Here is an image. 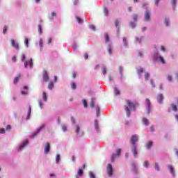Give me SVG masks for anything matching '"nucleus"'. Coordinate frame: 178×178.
Here are the masks:
<instances>
[{"instance_id":"nucleus-1","label":"nucleus","mask_w":178,"mask_h":178,"mask_svg":"<svg viewBox=\"0 0 178 178\" xmlns=\"http://www.w3.org/2000/svg\"><path fill=\"white\" fill-rule=\"evenodd\" d=\"M138 141V136L133 135L131 138V143L132 144L131 152L133 153L135 158H137V145L136 143Z\"/></svg>"},{"instance_id":"nucleus-2","label":"nucleus","mask_w":178,"mask_h":178,"mask_svg":"<svg viewBox=\"0 0 178 178\" xmlns=\"http://www.w3.org/2000/svg\"><path fill=\"white\" fill-rule=\"evenodd\" d=\"M126 102L128 106H124V109H125L127 118H130L131 111L133 109H136V104H134L130 100H126Z\"/></svg>"},{"instance_id":"nucleus-3","label":"nucleus","mask_w":178,"mask_h":178,"mask_svg":"<svg viewBox=\"0 0 178 178\" xmlns=\"http://www.w3.org/2000/svg\"><path fill=\"white\" fill-rule=\"evenodd\" d=\"M106 172L109 177H112V175H113V168H112L111 164L107 165Z\"/></svg>"},{"instance_id":"nucleus-4","label":"nucleus","mask_w":178,"mask_h":178,"mask_svg":"<svg viewBox=\"0 0 178 178\" xmlns=\"http://www.w3.org/2000/svg\"><path fill=\"white\" fill-rule=\"evenodd\" d=\"M145 22H149L151 20V13L149 10H146L145 13Z\"/></svg>"},{"instance_id":"nucleus-5","label":"nucleus","mask_w":178,"mask_h":178,"mask_svg":"<svg viewBox=\"0 0 178 178\" xmlns=\"http://www.w3.org/2000/svg\"><path fill=\"white\" fill-rule=\"evenodd\" d=\"M146 105L147 109V115H149V113L151 112V101L149 99H146Z\"/></svg>"},{"instance_id":"nucleus-6","label":"nucleus","mask_w":178,"mask_h":178,"mask_svg":"<svg viewBox=\"0 0 178 178\" xmlns=\"http://www.w3.org/2000/svg\"><path fill=\"white\" fill-rule=\"evenodd\" d=\"M116 152H117V154H113L111 156L112 162H113V161H115V158H116V156H120V152H122V149H118Z\"/></svg>"},{"instance_id":"nucleus-7","label":"nucleus","mask_w":178,"mask_h":178,"mask_svg":"<svg viewBox=\"0 0 178 178\" xmlns=\"http://www.w3.org/2000/svg\"><path fill=\"white\" fill-rule=\"evenodd\" d=\"M51 149V143L47 142L44 146V154H49V151Z\"/></svg>"},{"instance_id":"nucleus-8","label":"nucleus","mask_w":178,"mask_h":178,"mask_svg":"<svg viewBox=\"0 0 178 178\" xmlns=\"http://www.w3.org/2000/svg\"><path fill=\"white\" fill-rule=\"evenodd\" d=\"M43 80L46 82L49 81V77L48 76V72L47 70L43 71Z\"/></svg>"},{"instance_id":"nucleus-9","label":"nucleus","mask_w":178,"mask_h":178,"mask_svg":"<svg viewBox=\"0 0 178 178\" xmlns=\"http://www.w3.org/2000/svg\"><path fill=\"white\" fill-rule=\"evenodd\" d=\"M11 45L13 48H15V49H19V43L16 42L13 39L11 40Z\"/></svg>"},{"instance_id":"nucleus-10","label":"nucleus","mask_w":178,"mask_h":178,"mask_svg":"<svg viewBox=\"0 0 178 178\" xmlns=\"http://www.w3.org/2000/svg\"><path fill=\"white\" fill-rule=\"evenodd\" d=\"M157 101L159 104H162V101H163V95L162 94H159L157 96Z\"/></svg>"},{"instance_id":"nucleus-11","label":"nucleus","mask_w":178,"mask_h":178,"mask_svg":"<svg viewBox=\"0 0 178 178\" xmlns=\"http://www.w3.org/2000/svg\"><path fill=\"white\" fill-rule=\"evenodd\" d=\"M132 171L134 172V173H135V175L138 174V170H137V167L136 166V164L132 165Z\"/></svg>"},{"instance_id":"nucleus-12","label":"nucleus","mask_w":178,"mask_h":178,"mask_svg":"<svg viewBox=\"0 0 178 178\" xmlns=\"http://www.w3.org/2000/svg\"><path fill=\"white\" fill-rule=\"evenodd\" d=\"M22 77V74H18L17 76L14 78V84H17L19 82V80L20 79V78Z\"/></svg>"},{"instance_id":"nucleus-13","label":"nucleus","mask_w":178,"mask_h":178,"mask_svg":"<svg viewBox=\"0 0 178 178\" xmlns=\"http://www.w3.org/2000/svg\"><path fill=\"white\" fill-rule=\"evenodd\" d=\"M27 144H29V140H26L24 141L19 147V149H23V148H24L26 147V145H27Z\"/></svg>"},{"instance_id":"nucleus-14","label":"nucleus","mask_w":178,"mask_h":178,"mask_svg":"<svg viewBox=\"0 0 178 178\" xmlns=\"http://www.w3.org/2000/svg\"><path fill=\"white\" fill-rule=\"evenodd\" d=\"M44 127H45V124H42L40 127L38 129V132L36 134H34L32 137H34L37 135L38 133H40L41 131V130H42V129H44Z\"/></svg>"},{"instance_id":"nucleus-15","label":"nucleus","mask_w":178,"mask_h":178,"mask_svg":"<svg viewBox=\"0 0 178 178\" xmlns=\"http://www.w3.org/2000/svg\"><path fill=\"white\" fill-rule=\"evenodd\" d=\"M95 99L94 97H92L91 99V102L90 104V108H94L95 106Z\"/></svg>"},{"instance_id":"nucleus-16","label":"nucleus","mask_w":178,"mask_h":178,"mask_svg":"<svg viewBox=\"0 0 178 178\" xmlns=\"http://www.w3.org/2000/svg\"><path fill=\"white\" fill-rule=\"evenodd\" d=\"M152 145H153L152 141H149V142L147 143V144L146 145V148H147V149H149V148H151V147H152Z\"/></svg>"},{"instance_id":"nucleus-17","label":"nucleus","mask_w":178,"mask_h":178,"mask_svg":"<svg viewBox=\"0 0 178 178\" xmlns=\"http://www.w3.org/2000/svg\"><path fill=\"white\" fill-rule=\"evenodd\" d=\"M104 13L105 16H109V10H108V8H106V7L104 8Z\"/></svg>"},{"instance_id":"nucleus-18","label":"nucleus","mask_w":178,"mask_h":178,"mask_svg":"<svg viewBox=\"0 0 178 178\" xmlns=\"http://www.w3.org/2000/svg\"><path fill=\"white\" fill-rule=\"evenodd\" d=\"M143 122L145 126H148V124H149V121L147 118H143Z\"/></svg>"},{"instance_id":"nucleus-19","label":"nucleus","mask_w":178,"mask_h":178,"mask_svg":"<svg viewBox=\"0 0 178 178\" xmlns=\"http://www.w3.org/2000/svg\"><path fill=\"white\" fill-rule=\"evenodd\" d=\"M114 93H115V95H120V90H119L118 88H115L114 89Z\"/></svg>"},{"instance_id":"nucleus-20","label":"nucleus","mask_w":178,"mask_h":178,"mask_svg":"<svg viewBox=\"0 0 178 178\" xmlns=\"http://www.w3.org/2000/svg\"><path fill=\"white\" fill-rule=\"evenodd\" d=\"M104 37H105L106 42H109V41H110L109 35L108 33H105Z\"/></svg>"},{"instance_id":"nucleus-21","label":"nucleus","mask_w":178,"mask_h":178,"mask_svg":"<svg viewBox=\"0 0 178 178\" xmlns=\"http://www.w3.org/2000/svg\"><path fill=\"white\" fill-rule=\"evenodd\" d=\"M159 59L161 62V63H163V65H165V63H166V61H165V58H163V57L160 56L159 57Z\"/></svg>"},{"instance_id":"nucleus-22","label":"nucleus","mask_w":178,"mask_h":178,"mask_svg":"<svg viewBox=\"0 0 178 178\" xmlns=\"http://www.w3.org/2000/svg\"><path fill=\"white\" fill-rule=\"evenodd\" d=\"M171 106L174 112H177V106H176L175 104H171Z\"/></svg>"},{"instance_id":"nucleus-23","label":"nucleus","mask_w":178,"mask_h":178,"mask_svg":"<svg viewBox=\"0 0 178 178\" xmlns=\"http://www.w3.org/2000/svg\"><path fill=\"white\" fill-rule=\"evenodd\" d=\"M54 82H50L48 85L49 90H52V88H54Z\"/></svg>"},{"instance_id":"nucleus-24","label":"nucleus","mask_w":178,"mask_h":178,"mask_svg":"<svg viewBox=\"0 0 178 178\" xmlns=\"http://www.w3.org/2000/svg\"><path fill=\"white\" fill-rule=\"evenodd\" d=\"M60 161V155L57 154L56 157V163H59Z\"/></svg>"},{"instance_id":"nucleus-25","label":"nucleus","mask_w":178,"mask_h":178,"mask_svg":"<svg viewBox=\"0 0 178 178\" xmlns=\"http://www.w3.org/2000/svg\"><path fill=\"white\" fill-rule=\"evenodd\" d=\"M31 115V106H29V111H28V118H27V119H30Z\"/></svg>"},{"instance_id":"nucleus-26","label":"nucleus","mask_w":178,"mask_h":178,"mask_svg":"<svg viewBox=\"0 0 178 178\" xmlns=\"http://www.w3.org/2000/svg\"><path fill=\"white\" fill-rule=\"evenodd\" d=\"M145 78L146 81L149 80V74L148 72H145Z\"/></svg>"},{"instance_id":"nucleus-27","label":"nucleus","mask_w":178,"mask_h":178,"mask_svg":"<svg viewBox=\"0 0 178 178\" xmlns=\"http://www.w3.org/2000/svg\"><path fill=\"white\" fill-rule=\"evenodd\" d=\"M42 98H43L44 101H47V99H48V97H47V93H45V92H44L42 94Z\"/></svg>"},{"instance_id":"nucleus-28","label":"nucleus","mask_w":178,"mask_h":178,"mask_svg":"<svg viewBox=\"0 0 178 178\" xmlns=\"http://www.w3.org/2000/svg\"><path fill=\"white\" fill-rule=\"evenodd\" d=\"M108 52L109 55H112V47L111 46V44L108 45Z\"/></svg>"},{"instance_id":"nucleus-29","label":"nucleus","mask_w":178,"mask_h":178,"mask_svg":"<svg viewBox=\"0 0 178 178\" xmlns=\"http://www.w3.org/2000/svg\"><path fill=\"white\" fill-rule=\"evenodd\" d=\"M138 19V15L135 14L133 15V20H134V22H137Z\"/></svg>"},{"instance_id":"nucleus-30","label":"nucleus","mask_w":178,"mask_h":178,"mask_svg":"<svg viewBox=\"0 0 178 178\" xmlns=\"http://www.w3.org/2000/svg\"><path fill=\"white\" fill-rule=\"evenodd\" d=\"M24 44H25V46L26 47V48H29V39L28 38H25Z\"/></svg>"},{"instance_id":"nucleus-31","label":"nucleus","mask_w":178,"mask_h":178,"mask_svg":"<svg viewBox=\"0 0 178 178\" xmlns=\"http://www.w3.org/2000/svg\"><path fill=\"white\" fill-rule=\"evenodd\" d=\"M137 72H138V74H141V73H144V69L140 68L138 70Z\"/></svg>"},{"instance_id":"nucleus-32","label":"nucleus","mask_w":178,"mask_h":178,"mask_svg":"<svg viewBox=\"0 0 178 178\" xmlns=\"http://www.w3.org/2000/svg\"><path fill=\"white\" fill-rule=\"evenodd\" d=\"M168 168H169V170H170V172L174 175L175 174V172L173 171V167L172 165H168Z\"/></svg>"},{"instance_id":"nucleus-33","label":"nucleus","mask_w":178,"mask_h":178,"mask_svg":"<svg viewBox=\"0 0 178 178\" xmlns=\"http://www.w3.org/2000/svg\"><path fill=\"white\" fill-rule=\"evenodd\" d=\"M99 111H100L99 107V106L96 107V115H97V116H99Z\"/></svg>"},{"instance_id":"nucleus-34","label":"nucleus","mask_w":178,"mask_h":178,"mask_svg":"<svg viewBox=\"0 0 178 178\" xmlns=\"http://www.w3.org/2000/svg\"><path fill=\"white\" fill-rule=\"evenodd\" d=\"M83 173L84 172H83V170H81V169L79 170V171H78L79 176H83Z\"/></svg>"},{"instance_id":"nucleus-35","label":"nucleus","mask_w":178,"mask_h":178,"mask_svg":"<svg viewBox=\"0 0 178 178\" xmlns=\"http://www.w3.org/2000/svg\"><path fill=\"white\" fill-rule=\"evenodd\" d=\"M89 176H90V178H96L95 175H94V173H92V172H89Z\"/></svg>"},{"instance_id":"nucleus-36","label":"nucleus","mask_w":178,"mask_h":178,"mask_svg":"<svg viewBox=\"0 0 178 178\" xmlns=\"http://www.w3.org/2000/svg\"><path fill=\"white\" fill-rule=\"evenodd\" d=\"M95 127L96 130H98V120H95Z\"/></svg>"},{"instance_id":"nucleus-37","label":"nucleus","mask_w":178,"mask_h":178,"mask_svg":"<svg viewBox=\"0 0 178 178\" xmlns=\"http://www.w3.org/2000/svg\"><path fill=\"white\" fill-rule=\"evenodd\" d=\"M145 168H148V166H149V163H148V161H145L143 163Z\"/></svg>"},{"instance_id":"nucleus-38","label":"nucleus","mask_w":178,"mask_h":178,"mask_svg":"<svg viewBox=\"0 0 178 178\" xmlns=\"http://www.w3.org/2000/svg\"><path fill=\"white\" fill-rule=\"evenodd\" d=\"M71 87H72V90H76V83H72Z\"/></svg>"},{"instance_id":"nucleus-39","label":"nucleus","mask_w":178,"mask_h":178,"mask_svg":"<svg viewBox=\"0 0 178 178\" xmlns=\"http://www.w3.org/2000/svg\"><path fill=\"white\" fill-rule=\"evenodd\" d=\"M43 44H44V42L42 41V39H40L39 42V45L40 48H42Z\"/></svg>"},{"instance_id":"nucleus-40","label":"nucleus","mask_w":178,"mask_h":178,"mask_svg":"<svg viewBox=\"0 0 178 178\" xmlns=\"http://www.w3.org/2000/svg\"><path fill=\"white\" fill-rule=\"evenodd\" d=\"M167 79H168V81H172V80H173V78L170 75H168Z\"/></svg>"},{"instance_id":"nucleus-41","label":"nucleus","mask_w":178,"mask_h":178,"mask_svg":"<svg viewBox=\"0 0 178 178\" xmlns=\"http://www.w3.org/2000/svg\"><path fill=\"white\" fill-rule=\"evenodd\" d=\"M7 31H8V26H5L3 30V34H6Z\"/></svg>"},{"instance_id":"nucleus-42","label":"nucleus","mask_w":178,"mask_h":178,"mask_svg":"<svg viewBox=\"0 0 178 178\" xmlns=\"http://www.w3.org/2000/svg\"><path fill=\"white\" fill-rule=\"evenodd\" d=\"M55 16H56V13L53 12L51 13V17L50 18L51 20H54V17H55Z\"/></svg>"},{"instance_id":"nucleus-43","label":"nucleus","mask_w":178,"mask_h":178,"mask_svg":"<svg viewBox=\"0 0 178 178\" xmlns=\"http://www.w3.org/2000/svg\"><path fill=\"white\" fill-rule=\"evenodd\" d=\"M76 20L78 23H83V19L79 17H76Z\"/></svg>"},{"instance_id":"nucleus-44","label":"nucleus","mask_w":178,"mask_h":178,"mask_svg":"<svg viewBox=\"0 0 178 178\" xmlns=\"http://www.w3.org/2000/svg\"><path fill=\"white\" fill-rule=\"evenodd\" d=\"M119 72H120V74H122V73H123V67H122V66L119 67Z\"/></svg>"},{"instance_id":"nucleus-45","label":"nucleus","mask_w":178,"mask_h":178,"mask_svg":"<svg viewBox=\"0 0 178 178\" xmlns=\"http://www.w3.org/2000/svg\"><path fill=\"white\" fill-rule=\"evenodd\" d=\"M130 26H131V29H134L136 25V23H134V22H131V23H130Z\"/></svg>"},{"instance_id":"nucleus-46","label":"nucleus","mask_w":178,"mask_h":178,"mask_svg":"<svg viewBox=\"0 0 178 178\" xmlns=\"http://www.w3.org/2000/svg\"><path fill=\"white\" fill-rule=\"evenodd\" d=\"M76 133H77V134H79V131L80 130V127H79V125H76Z\"/></svg>"},{"instance_id":"nucleus-47","label":"nucleus","mask_w":178,"mask_h":178,"mask_svg":"<svg viewBox=\"0 0 178 178\" xmlns=\"http://www.w3.org/2000/svg\"><path fill=\"white\" fill-rule=\"evenodd\" d=\"M83 102L84 108H87V106H88V104H87V101L83 100Z\"/></svg>"},{"instance_id":"nucleus-48","label":"nucleus","mask_w":178,"mask_h":178,"mask_svg":"<svg viewBox=\"0 0 178 178\" xmlns=\"http://www.w3.org/2000/svg\"><path fill=\"white\" fill-rule=\"evenodd\" d=\"M114 23H115V27H118L119 26V19H115Z\"/></svg>"},{"instance_id":"nucleus-49","label":"nucleus","mask_w":178,"mask_h":178,"mask_svg":"<svg viewBox=\"0 0 178 178\" xmlns=\"http://www.w3.org/2000/svg\"><path fill=\"white\" fill-rule=\"evenodd\" d=\"M38 104L40 109H42V102L41 100H39Z\"/></svg>"},{"instance_id":"nucleus-50","label":"nucleus","mask_w":178,"mask_h":178,"mask_svg":"<svg viewBox=\"0 0 178 178\" xmlns=\"http://www.w3.org/2000/svg\"><path fill=\"white\" fill-rule=\"evenodd\" d=\"M102 72L103 74H106V68L103 67L102 70Z\"/></svg>"},{"instance_id":"nucleus-51","label":"nucleus","mask_w":178,"mask_h":178,"mask_svg":"<svg viewBox=\"0 0 178 178\" xmlns=\"http://www.w3.org/2000/svg\"><path fill=\"white\" fill-rule=\"evenodd\" d=\"M29 66H31V67H33V59H31L29 62Z\"/></svg>"},{"instance_id":"nucleus-52","label":"nucleus","mask_w":178,"mask_h":178,"mask_svg":"<svg viewBox=\"0 0 178 178\" xmlns=\"http://www.w3.org/2000/svg\"><path fill=\"white\" fill-rule=\"evenodd\" d=\"M62 130L63 131H66V130H67V128L65 127V125L62 126Z\"/></svg>"},{"instance_id":"nucleus-53","label":"nucleus","mask_w":178,"mask_h":178,"mask_svg":"<svg viewBox=\"0 0 178 178\" xmlns=\"http://www.w3.org/2000/svg\"><path fill=\"white\" fill-rule=\"evenodd\" d=\"M123 42H124V44L126 46H127V40H126V38H123Z\"/></svg>"},{"instance_id":"nucleus-54","label":"nucleus","mask_w":178,"mask_h":178,"mask_svg":"<svg viewBox=\"0 0 178 178\" xmlns=\"http://www.w3.org/2000/svg\"><path fill=\"white\" fill-rule=\"evenodd\" d=\"M0 134H5V129H4V128L0 129Z\"/></svg>"},{"instance_id":"nucleus-55","label":"nucleus","mask_w":178,"mask_h":178,"mask_svg":"<svg viewBox=\"0 0 178 178\" xmlns=\"http://www.w3.org/2000/svg\"><path fill=\"white\" fill-rule=\"evenodd\" d=\"M155 169H156V170H159V165H158V163H156V164H155Z\"/></svg>"},{"instance_id":"nucleus-56","label":"nucleus","mask_w":178,"mask_h":178,"mask_svg":"<svg viewBox=\"0 0 178 178\" xmlns=\"http://www.w3.org/2000/svg\"><path fill=\"white\" fill-rule=\"evenodd\" d=\"M10 129H12V127L10 125H7L6 130H7L8 131H9V130H10Z\"/></svg>"},{"instance_id":"nucleus-57","label":"nucleus","mask_w":178,"mask_h":178,"mask_svg":"<svg viewBox=\"0 0 178 178\" xmlns=\"http://www.w3.org/2000/svg\"><path fill=\"white\" fill-rule=\"evenodd\" d=\"M89 28L91 29V30H95V26L94 25H90Z\"/></svg>"},{"instance_id":"nucleus-58","label":"nucleus","mask_w":178,"mask_h":178,"mask_svg":"<svg viewBox=\"0 0 178 178\" xmlns=\"http://www.w3.org/2000/svg\"><path fill=\"white\" fill-rule=\"evenodd\" d=\"M22 62L26 60V56H24V54L22 55Z\"/></svg>"},{"instance_id":"nucleus-59","label":"nucleus","mask_w":178,"mask_h":178,"mask_svg":"<svg viewBox=\"0 0 178 178\" xmlns=\"http://www.w3.org/2000/svg\"><path fill=\"white\" fill-rule=\"evenodd\" d=\"M165 23L166 24V26H169V20H168V19H165Z\"/></svg>"},{"instance_id":"nucleus-60","label":"nucleus","mask_w":178,"mask_h":178,"mask_svg":"<svg viewBox=\"0 0 178 178\" xmlns=\"http://www.w3.org/2000/svg\"><path fill=\"white\" fill-rule=\"evenodd\" d=\"M28 65H29V62H27V60H25L24 64V67H27Z\"/></svg>"},{"instance_id":"nucleus-61","label":"nucleus","mask_w":178,"mask_h":178,"mask_svg":"<svg viewBox=\"0 0 178 178\" xmlns=\"http://www.w3.org/2000/svg\"><path fill=\"white\" fill-rule=\"evenodd\" d=\"M172 3L173 6H176V0H172Z\"/></svg>"},{"instance_id":"nucleus-62","label":"nucleus","mask_w":178,"mask_h":178,"mask_svg":"<svg viewBox=\"0 0 178 178\" xmlns=\"http://www.w3.org/2000/svg\"><path fill=\"white\" fill-rule=\"evenodd\" d=\"M136 40L138 42H139V44H141V40H140V38H136Z\"/></svg>"},{"instance_id":"nucleus-63","label":"nucleus","mask_w":178,"mask_h":178,"mask_svg":"<svg viewBox=\"0 0 178 178\" xmlns=\"http://www.w3.org/2000/svg\"><path fill=\"white\" fill-rule=\"evenodd\" d=\"M151 131H155V129L154 128V126L150 127Z\"/></svg>"},{"instance_id":"nucleus-64","label":"nucleus","mask_w":178,"mask_h":178,"mask_svg":"<svg viewBox=\"0 0 178 178\" xmlns=\"http://www.w3.org/2000/svg\"><path fill=\"white\" fill-rule=\"evenodd\" d=\"M83 56L85 59H88V55L87 54H85Z\"/></svg>"}]
</instances>
